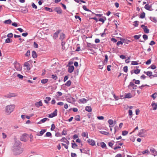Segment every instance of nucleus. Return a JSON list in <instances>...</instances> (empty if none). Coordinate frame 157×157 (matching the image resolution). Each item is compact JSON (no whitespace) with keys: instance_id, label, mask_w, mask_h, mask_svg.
Returning <instances> with one entry per match:
<instances>
[{"instance_id":"obj_43","label":"nucleus","mask_w":157,"mask_h":157,"mask_svg":"<svg viewBox=\"0 0 157 157\" xmlns=\"http://www.w3.org/2000/svg\"><path fill=\"white\" fill-rule=\"evenodd\" d=\"M157 94H156V93H155L151 95V96L152 97V98H153V99H155L157 97Z\"/></svg>"},{"instance_id":"obj_35","label":"nucleus","mask_w":157,"mask_h":157,"mask_svg":"<svg viewBox=\"0 0 157 157\" xmlns=\"http://www.w3.org/2000/svg\"><path fill=\"white\" fill-rule=\"evenodd\" d=\"M100 132L103 134L106 135L107 136L109 135V133L108 132L104 131H100Z\"/></svg>"},{"instance_id":"obj_12","label":"nucleus","mask_w":157,"mask_h":157,"mask_svg":"<svg viewBox=\"0 0 157 157\" xmlns=\"http://www.w3.org/2000/svg\"><path fill=\"white\" fill-rule=\"evenodd\" d=\"M54 10L58 14H61L62 13V10L60 7H56L54 9Z\"/></svg>"},{"instance_id":"obj_61","label":"nucleus","mask_w":157,"mask_h":157,"mask_svg":"<svg viewBox=\"0 0 157 157\" xmlns=\"http://www.w3.org/2000/svg\"><path fill=\"white\" fill-rule=\"evenodd\" d=\"M34 47L36 48H37L38 47V44L36 43V42H34Z\"/></svg>"},{"instance_id":"obj_29","label":"nucleus","mask_w":157,"mask_h":157,"mask_svg":"<svg viewBox=\"0 0 157 157\" xmlns=\"http://www.w3.org/2000/svg\"><path fill=\"white\" fill-rule=\"evenodd\" d=\"M85 109L88 112H91L92 111V109L90 106H86L85 108Z\"/></svg>"},{"instance_id":"obj_5","label":"nucleus","mask_w":157,"mask_h":157,"mask_svg":"<svg viewBox=\"0 0 157 157\" xmlns=\"http://www.w3.org/2000/svg\"><path fill=\"white\" fill-rule=\"evenodd\" d=\"M146 132V131L144 129H142L140 130L139 133H138V135L140 137H144L145 136V133Z\"/></svg>"},{"instance_id":"obj_24","label":"nucleus","mask_w":157,"mask_h":157,"mask_svg":"<svg viewBox=\"0 0 157 157\" xmlns=\"http://www.w3.org/2000/svg\"><path fill=\"white\" fill-rule=\"evenodd\" d=\"M144 8L146 9L147 10H150V9L151 8V6L148 4H147L145 5Z\"/></svg>"},{"instance_id":"obj_34","label":"nucleus","mask_w":157,"mask_h":157,"mask_svg":"<svg viewBox=\"0 0 157 157\" xmlns=\"http://www.w3.org/2000/svg\"><path fill=\"white\" fill-rule=\"evenodd\" d=\"M44 9L46 10L47 11H48L49 12H53V10L51 8L47 7H45L44 8Z\"/></svg>"},{"instance_id":"obj_46","label":"nucleus","mask_w":157,"mask_h":157,"mask_svg":"<svg viewBox=\"0 0 157 157\" xmlns=\"http://www.w3.org/2000/svg\"><path fill=\"white\" fill-rule=\"evenodd\" d=\"M141 36L140 35H135L134 36V38L135 39L138 40L140 38Z\"/></svg>"},{"instance_id":"obj_8","label":"nucleus","mask_w":157,"mask_h":157,"mask_svg":"<svg viewBox=\"0 0 157 157\" xmlns=\"http://www.w3.org/2000/svg\"><path fill=\"white\" fill-rule=\"evenodd\" d=\"M27 134L26 133L24 134L21 137V140L24 141H26L27 139Z\"/></svg>"},{"instance_id":"obj_45","label":"nucleus","mask_w":157,"mask_h":157,"mask_svg":"<svg viewBox=\"0 0 157 157\" xmlns=\"http://www.w3.org/2000/svg\"><path fill=\"white\" fill-rule=\"evenodd\" d=\"M65 44V42H62V43H61V45L62 46V50H63L65 49V47L64 46Z\"/></svg>"},{"instance_id":"obj_51","label":"nucleus","mask_w":157,"mask_h":157,"mask_svg":"<svg viewBox=\"0 0 157 157\" xmlns=\"http://www.w3.org/2000/svg\"><path fill=\"white\" fill-rule=\"evenodd\" d=\"M83 8L84 10L86 11H91L90 10H89L88 9L86 8V6H83Z\"/></svg>"},{"instance_id":"obj_57","label":"nucleus","mask_w":157,"mask_h":157,"mask_svg":"<svg viewBox=\"0 0 157 157\" xmlns=\"http://www.w3.org/2000/svg\"><path fill=\"white\" fill-rule=\"evenodd\" d=\"M128 113H129V115L130 116H131V117H132V111L131 110L129 109L128 110Z\"/></svg>"},{"instance_id":"obj_19","label":"nucleus","mask_w":157,"mask_h":157,"mask_svg":"<svg viewBox=\"0 0 157 157\" xmlns=\"http://www.w3.org/2000/svg\"><path fill=\"white\" fill-rule=\"evenodd\" d=\"M121 40L122 41L123 43H125L127 44H128L130 42H131L130 40L127 39H123Z\"/></svg>"},{"instance_id":"obj_13","label":"nucleus","mask_w":157,"mask_h":157,"mask_svg":"<svg viewBox=\"0 0 157 157\" xmlns=\"http://www.w3.org/2000/svg\"><path fill=\"white\" fill-rule=\"evenodd\" d=\"M16 95L14 93H9V94H7L5 96V97L6 98H10L13 97H15Z\"/></svg>"},{"instance_id":"obj_33","label":"nucleus","mask_w":157,"mask_h":157,"mask_svg":"<svg viewBox=\"0 0 157 157\" xmlns=\"http://www.w3.org/2000/svg\"><path fill=\"white\" fill-rule=\"evenodd\" d=\"M105 59L104 62V64H106L107 62H108V56L107 55H105Z\"/></svg>"},{"instance_id":"obj_31","label":"nucleus","mask_w":157,"mask_h":157,"mask_svg":"<svg viewBox=\"0 0 157 157\" xmlns=\"http://www.w3.org/2000/svg\"><path fill=\"white\" fill-rule=\"evenodd\" d=\"M71 81L69 80L65 84V85L67 86H68V87L69 86H70V85L71 84Z\"/></svg>"},{"instance_id":"obj_14","label":"nucleus","mask_w":157,"mask_h":157,"mask_svg":"<svg viewBox=\"0 0 157 157\" xmlns=\"http://www.w3.org/2000/svg\"><path fill=\"white\" fill-rule=\"evenodd\" d=\"M74 69V67L73 66H69L68 71L69 72L71 73L73 71Z\"/></svg>"},{"instance_id":"obj_30","label":"nucleus","mask_w":157,"mask_h":157,"mask_svg":"<svg viewBox=\"0 0 157 157\" xmlns=\"http://www.w3.org/2000/svg\"><path fill=\"white\" fill-rule=\"evenodd\" d=\"M135 85L134 83L132 82H130L129 85L128 86V88L131 89V87H132Z\"/></svg>"},{"instance_id":"obj_41","label":"nucleus","mask_w":157,"mask_h":157,"mask_svg":"<svg viewBox=\"0 0 157 157\" xmlns=\"http://www.w3.org/2000/svg\"><path fill=\"white\" fill-rule=\"evenodd\" d=\"M100 144L101 147L103 148H104L106 147V144L103 142H101Z\"/></svg>"},{"instance_id":"obj_26","label":"nucleus","mask_w":157,"mask_h":157,"mask_svg":"<svg viewBox=\"0 0 157 157\" xmlns=\"http://www.w3.org/2000/svg\"><path fill=\"white\" fill-rule=\"evenodd\" d=\"M152 106L153 107V110H155L157 109V105L156 103L152 102L151 104Z\"/></svg>"},{"instance_id":"obj_18","label":"nucleus","mask_w":157,"mask_h":157,"mask_svg":"<svg viewBox=\"0 0 157 157\" xmlns=\"http://www.w3.org/2000/svg\"><path fill=\"white\" fill-rule=\"evenodd\" d=\"M65 38V34L63 33H61L60 34L59 39L61 40L62 42H63V39H64Z\"/></svg>"},{"instance_id":"obj_55","label":"nucleus","mask_w":157,"mask_h":157,"mask_svg":"<svg viewBox=\"0 0 157 157\" xmlns=\"http://www.w3.org/2000/svg\"><path fill=\"white\" fill-rule=\"evenodd\" d=\"M138 21H135L134 22V24L133 25L135 27H137L138 26Z\"/></svg>"},{"instance_id":"obj_21","label":"nucleus","mask_w":157,"mask_h":157,"mask_svg":"<svg viewBox=\"0 0 157 157\" xmlns=\"http://www.w3.org/2000/svg\"><path fill=\"white\" fill-rule=\"evenodd\" d=\"M88 100H86V99H85V98H82L79 99L80 102L79 103H85L87 102V101Z\"/></svg>"},{"instance_id":"obj_28","label":"nucleus","mask_w":157,"mask_h":157,"mask_svg":"<svg viewBox=\"0 0 157 157\" xmlns=\"http://www.w3.org/2000/svg\"><path fill=\"white\" fill-rule=\"evenodd\" d=\"M4 23L6 24H10L12 22V21L10 19L5 20L4 21Z\"/></svg>"},{"instance_id":"obj_63","label":"nucleus","mask_w":157,"mask_h":157,"mask_svg":"<svg viewBox=\"0 0 157 157\" xmlns=\"http://www.w3.org/2000/svg\"><path fill=\"white\" fill-rule=\"evenodd\" d=\"M32 6L33 8H34L36 9L37 8V6L34 3H33L32 4Z\"/></svg>"},{"instance_id":"obj_47","label":"nucleus","mask_w":157,"mask_h":157,"mask_svg":"<svg viewBox=\"0 0 157 157\" xmlns=\"http://www.w3.org/2000/svg\"><path fill=\"white\" fill-rule=\"evenodd\" d=\"M108 122L110 125H112L113 124V121L112 120L109 119L108 121Z\"/></svg>"},{"instance_id":"obj_53","label":"nucleus","mask_w":157,"mask_h":157,"mask_svg":"<svg viewBox=\"0 0 157 157\" xmlns=\"http://www.w3.org/2000/svg\"><path fill=\"white\" fill-rule=\"evenodd\" d=\"M30 51L29 50H28L25 55L26 56H29L30 55Z\"/></svg>"},{"instance_id":"obj_54","label":"nucleus","mask_w":157,"mask_h":157,"mask_svg":"<svg viewBox=\"0 0 157 157\" xmlns=\"http://www.w3.org/2000/svg\"><path fill=\"white\" fill-rule=\"evenodd\" d=\"M51 136L52 134L50 132H48L46 134V136L47 137H50Z\"/></svg>"},{"instance_id":"obj_36","label":"nucleus","mask_w":157,"mask_h":157,"mask_svg":"<svg viewBox=\"0 0 157 157\" xmlns=\"http://www.w3.org/2000/svg\"><path fill=\"white\" fill-rule=\"evenodd\" d=\"M51 78L55 80H56L58 78L57 76L56 75H52Z\"/></svg>"},{"instance_id":"obj_58","label":"nucleus","mask_w":157,"mask_h":157,"mask_svg":"<svg viewBox=\"0 0 157 157\" xmlns=\"http://www.w3.org/2000/svg\"><path fill=\"white\" fill-rule=\"evenodd\" d=\"M17 77L19 78L20 79H22L23 78V76L20 74H18L17 75Z\"/></svg>"},{"instance_id":"obj_42","label":"nucleus","mask_w":157,"mask_h":157,"mask_svg":"<svg viewBox=\"0 0 157 157\" xmlns=\"http://www.w3.org/2000/svg\"><path fill=\"white\" fill-rule=\"evenodd\" d=\"M71 147H72L73 148H75L77 147V145L75 143H71Z\"/></svg>"},{"instance_id":"obj_22","label":"nucleus","mask_w":157,"mask_h":157,"mask_svg":"<svg viewBox=\"0 0 157 157\" xmlns=\"http://www.w3.org/2000/svg\"><path fill=\"white\" fill-rule=\"evenodd\" d=\"M144 73L146 74L147 76L149 77L152 76V73L151 71H144Z\"/></svg>"},{"instance_id":"obj_15","label":"nucleus","mask_w":157,"mask_h":157,"mask_svg":"<svg viewBox=\"0 0 157 157\" xmlns=\"http://www.w3.org/2000/svg\"><path fill=\"white\" fill-rule=\"evenodd\" d=\"M49 119L47 118H43V119H41L39 122H38L37 124H41V123H43L45 122L46 121H49Z\"/></svg>"},{"instance_id":"obj_1","label":"nucleus","mask_w":157,"mask_h":157,"mask_svg":"<svg viewBox=\"0 0 157 157\" xmlns=\"http://www.w3.org/2000/svg\"><path fill=\"white\" fill-rule=\"evenodd\" d=\"M21 147V144L20 142H16L15 143L13 149L14 155H19L22 152L23 149Z\"/></svg>"},{"instance_id":"obj_49","label":"nucleus","mask_w":157,"mask_h":157,"mask_svg":"<svg viewBox=\"0 0 157 157\" xmlns=\"http://www.w3.org/2000/svg\"><path fill=\"white\" fill-rule=\"evenodd\" d=\"M138 61H132V62L131 64L132 65H138Z\"/></svg>"},{"instance_id":"obj_2","label":"nucleus","mask_w":157,"mask_h":157,"mask_svg":"<svg viewBox=\"0 0 157 157\" xmlns=\"http://www.w3.org/2000/svg\"><path fill=\"white\" fill-rule=\"evenodd\" d=\"M15 105H7L6 107L5 112L8 114H10L14 109Z\"/></svg>"},{"instance_id":"obj_7","label":"nucleus","mask_w":157,"mask_h":157,"mask_svg":"<svg viewBox=\"0 0 157 157\" xmlns=\"http://www.w3.org/2000/svg\"><path fill=\"white\" fill-rule=\"evenodd\" d=\"M141 27L143 29L144 32L147 33H149V29L147 28V26H145L144 25H141Z\"/></svg>"},{"instance_id":"obj_37","label":"nucleus","mask_w":157,"mask_h":157,"mask_svg":"<svg viewBox=\"0 0 157 157\" xmlns=\"http://www.w3.org/2000/svg\"><path fill=\"white\" fill-rule=\"evenodd\" d=\"M140 69H136L134 70V73L136 74H137L140 73Z\"/></svg>"},{"instance_id":"obj_25","label":"nucleus","mask_w":157,"mask_h":157,"mask_svg":"<svg viewBox=\"0 0 157 157\" xmlns=\"http://www.w3.org/2000/svg\"><path fill=\"white\" fill-rule=\"evenodd\" d=\"M32 56L34 58H36L37 57V55L35 51H33L32 52Z\"/></svg>"},{"instance_id":"obj_44","label":"nucleus","mask_w":157,"mask_h":157,"mask_svg":"<svg viewBox=\"0 0 157 157\" xmlns=\"http://www.w3.org/2000/svg\"><path fill=\"white\" fill-rule=\"evenodd\" d=\"M142 153L143 154H144L145 153H147V154H149L150 152L148 150H145L144 151H142Z\"/></svg>"},{"instance_id":"obj_23","label":"nucleus","mask_w":157,"mask_h":157,"mask_svg":"<svg viewBox=\"0 0 157 157\" xmlns=\"http://www.w3.org/2000/svg\"><path fill=\"white\" fill-rule=\"evenodd\" d=\"M51 99V98L49 97H46L45 98V99L44 100V102L46 103H48L49 101Z\"/></svg>"},{"instance_id":"obj_16","label":"nucleus","mask_w":157,"mask_h":157,"mask_svg":"<svg viewBox=\"0 0 157 157\" xmlns=\"http://www.w3.org/2000/svg\"><path fill=\"white\" fill-rule=\"evenodd\" d=\"M43 104L41 101H40L38 102H36L35 103V106L37 107H39L40 106H42Z\"/></svg>"},{"instance_id":"obj_11","label":"nucleus","mask_w":157,"mask_h":157,"mask_svg":"<svg viewBox=\"0 0 157 157\" xmlns=\"http://www.w3.org/2000/svg\"><path fill=\"white\" fill-rule=\"evenodd\" d=\"M61 31V30H59L58 31H57L56 33H54V34H53V39H56V38H57L59 33H60Z\"/></svg>"},{"instance_id":"obj_56","label":"nucleus","mask_w":157,"mask_h":157,"mask_svg":"<svg viewBox=\"0 0 157 157\" xmlns=\"http://www.w3.org/2000/svg\"><path fill=\"white\" fill-rule=\"evenodd\" d=\"M67 140L65 137H63L62 139L60 140L61 142H65Z\"/></svg>"},{"instance_id":"obj_17","label":"nucleus","mask_w":157,"mask_h":157,"mask_svg":"<svg viewBox=\"0 0 157 157\" xmlns=\"http://www.w3.org/2000/svg\"><path fill=\"white\" fill-rule=\"evenodd\" d=\"M24 66L26 67L27 70H29L30 69V65L28 62L25 63Z\"/></svg>"},{"instance_id":"obj_27","label":"nucleus","mask_w":157,"mask_h":157,"mask_svg":"<svg viewBox=\"0 0 157 157\" xmlns=\"http://www.w3.org/2000/svg\"><path fill=\"white\" fill-rule=\"evenodd\" d=\"M82 136L85 137L86 138H88V134L87 132H83L82 134Z\"/></svg>"},{"instance_id":"obj_10","label":"nucleus","mask_w":157,"mask_h":157,"mask_svg":"<svg viewBox=\"0 0 157 157\" xmlns=\"http://www.w3.org/2000/svg\"><path fill=\"white\" fill-rule=\"evenodd\" d=\"M87 142L90 145L93 146H94L95 145V141L92 139H89L87 140Z\"/></svg>"},{"instance_id":"obj_40","label":"nucleus","mask_w":157,"mask_h":157,"mask_svg":"<svg viewBox=\"0 0 157 157\" xmlns=\"http://www.w3.org/2000/svg\"><path fill=\"white\" fill-rule=\"evenodd\" d=\"M145 14L144 12H143L140 14V18H143L145 17Z\"/></svg>"},{"instance_id":"obj_4","label":"nucleus","mask_w":157,"mask_h":157,"mask_svg":"<svg viewBox=\"0 0 157 157\" xmlns=\"http://www.w3.org/2000/svg\"><path fill=\"white\" fill-rule=\"evenodd\" d=\"M132 94H131V93H130L126 94L125 96V97L126 98H129L135 96V91H133V90H132Z\"/></svg>"},{"instance_id":"obj_3","label":"nucleus","mask_w":157,"mask_h":157,"mask_svg":"<svg viewBox=\"0 0 157 157\" xmlns=\"http://www.w3.org/2000/svg\"><path fill=\"white\" fill-rule=\"evenodd\" d=\"M13 64L16 70L20 71L21 70L22 67L21 65L17 61H15Z\"/></svg>"},{"instance_id":"obj_59","label":"nucleus","mask_w":157,"mask_h":157,"mask_svg":"<svg viewBox=\"0 0 157 157\" xmlns=\"http://www.w3.org/2000/svg\"><path fill=\"white\" fill-rule=\"evenodd\" d=\"M13 34L12 33H9L7 35V36L9 38L12 37H13Z\"/></svg>"},{"instance_id":"obj_50","label":"nucleus","mask_w":157,"mask_h":157,"mask_svg":"<svg viewBox=\"0 0 157 157\" xmlns=\"http://www.w3.org/2000/svg\"><path fill=\"white\" fill-rule=\"evenodd\" d=\"M11 42V40L9 38H8L6 40L5 42L6 43H9Z\"/></svg>"},{"instance_id":"obj_60","label":"nucleus","mask_w":157,"mask_h":157,"mask_svg":"<svg viewBox=\"0 0 157 157\" xmlns=\"http://www.w3.org/2000/svg\"><path fill=\"white\" fill-rule=\"evenodd\" d=\"M124 71L125 72H127L128 71V67L127 66H125L123 68Z\"/></svg>"},{"instance_id":"obj_48","label":"nucleus","mask_w":157,"mask_h":157,"mask_svg":"<svg viewBox=\"0 0 157 157\" xmlns=\"http://www.w3.org/2000/svg\"><path fill=\"white\" fill-rule=\"evenodd\" d=\"M80 117L79 115H77L75 117V120L77 121H80Z\"/></svg>"},{"instance_id":"obj_52","label":"nucleus","mask_w":157,"mask_h":157,"mask_svg":"<svg viewBox=\"0 0 157 157\" xmlns=\"http://www.w3.org/2000/svg\"><path fill=\"white\" fill-rule=\"evenodd\" d=\"M143 37L145 40H146L148 39L147 36L145 34H144L143 35Z\"/></svg>"},{"instance_id":"obj_32","label":"nucleus","mask_w":157,"mask_h":157,"mask_svg":"<svg viewBox=\"0 0 157 157\" xmlns=\"http://www.w3.org/2000/svg\"><path fill=\"white\" fill-rule=\"evenodd\" d=\"M103 18H100L99 19V21H100L102 22L103 23H104L106 19V18L105 17H103Z\"/></svg>"},{"instance_id":"obj_64","label":"nucleus","mask_w":157,"mask_h":157,"mask_svg":"<svg viewBox=\"0 0 157 157\" xmlns=\"http://www.w3.org/2000/svg\"><path fill=\"white\" fill-rule=\"evenodd\" d=\"M151 59H148L146 62V64L147 65H148L150 64L151 63Z\"/></svg>"},{"instance_id":"obj_39","label":"nucleus","mask_w":157,"mask_h":157,"mask_svg":"<svg viewBox=\"0 0 157 157\" xmlns=\"http://www.w3.org/2000/svg\"><path fill=\"white\" fill-rule=\"evenodd\" d=\"M128 133V132L126 131H123L122 132V135L123 136L126 135Z\"/></svg>"},{"instance_id":"obj_20","label":"nucleus","mask_w":157,"mask_h":157,"mask_svg":"<svg viewBox=\"0 0 157 157\" xmlns=\"http://www.w3.org/2000/svg\"><path fill=\"white\" fill-rule=\"evenodd\" d=\"M46 131V129H42L40 131L39 134L38 133L37 134V136H42Z\"/></svg>"},{"instance_id":"obj_6","label":"nucleus","mask_w":157,"mask_h":157,"mask_svg":"<svg viewBox=\"0 0 157 157\" xmlns=\"http://www.w3.org/2000/svg\"><path fill=\"white\" fill-rule=\"evenodd\" d=\"M57 109H56L54 112L49 114L48 117L50 118H52L55 116H56L57 115Z\"/></svg>"},{"instance_id":"obj_9","label":"nucleus","mask_w":157,"mask_h":157,"mask_svg":"<svg viewBox=\"0 0 157 157\" xmlns=\"http://www.w3.org/2000/svg\"><path fill=\"white\" fill-rule=\"evenodd\" d=\"M150 151L151 152V154L154 156L157 155V152L154 148H151Z\"/></svg>"},{"instance_id":"obj_38","label":"nucleus","mask_w":157,"mask_h":157,"mask_svg":"<svg viewBox=\"0 0 157 157\" xmlns=\"http://www.w3.org/2000/svg\"><path fill=\"white\" fill-rule=\"evenodd\" d=\"M48 79H42L41 80V82L43 84H45L47 82Z\"/></svg>"},{"instance_id":"obj_62","label":"nucleus","mask_w":157,"mask_h":157,"mask_svg":"<svg viewBox=\"0 0 157 157\" xmlns=\"http://www.w3.org/2000/svg\"><path fill=\"white\" fill-rule=\"evenodd\" d=\"M55 128V126L54 124H52L51 125V130L53 131V130Z\"/></svg>"}]
</instances>
